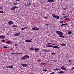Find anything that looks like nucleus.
Here are the masks:
<instances>
[{"mask_svg": "<svg viewBox=\"0 0 74 74\" xmlns=\"http://www.w3.org/2000/svg\"><path fill=\"white\" fill-rule=\"evenodd\" d=\"M47 47H52L53 48H57V49H59V47H58V46H54L52 45H48L47 46Z\"/></svg>", "mask_w": 74, "mask_h": 74, "instance_id": "obj_1", "label": "nucleus"}, {"mask_svg": "<svg viewBox=\"0 0 74 74\" xmlns=\"http://www.w3.org/2000/svg\"><path fill=\"white\" fill-rule=\"evenodd\" d=\"M32 29L33 30H35V31H38L40 30V28L37 27H32Z\"/></svg>", "mask_w": 74, "mask_h": 74, "instance_id": "obj_2", "label": "nucleus"}, {"mask_svg": "<svg viewBox=\"0 0 74 74\" xmlns=\"http://www.w3.org/2000/svg\"><path fill=\"white\" fill-rule=\"evenodd\" d=\"M56 32L57 33V34H58V35H63V34H62V32H61L56 31Z\"/></svg>", "mask_w": 74, "mask_h": 74, "instance_id": "obj_3", "label": "nucleus"}, {"mask_svg": "<svg viewBox=\"0 0 74 74\" xmlns=\"http://www.w3.org/2000/svg\"><path fill=\"white\" fill-rule=\"evenodd\" d=\"M53 18H56L57 19H59V17L58 16V15H56L55 14V15H54L53 16Z\"/></svg>", "mask_w": 74, "mask_h": 74, "instance_id": "obj_4", "label": "nucleus"}, {"mask_svg": "<svg viewBox=\"0 0 74 74\" xmlns=\"http://www.w3.org/2000/svg\"><path fill=\"white\" fill-rule=\"evenodd\" d=\"M9 25H12V24H13V22L11 21H9L8 22Z\"/></svg>", "mask_w": 74, "mask_h": 74, "instance_id": "obj_5", "label": "nucleus"}, {"mask_svg": "<svg viewBox=\"0 0 74 74\" xmlns=\"http://www.w3.org/2000/svg\"><path fill=\"white\" fill-rule=\"evenodd\" d=\"M6 67L8 69H11V68H13V66H12V65L9 66H7Z\"/></svg>", "mask_w": 74, "mask_h": 74, "instance_id": "obj_6", "label": "nucleus"}, {"mask_svg": "<svg viewBox=\"0 0 74 74\" xmlns=\"http://www.w3.org/2000/svg\"><path fill=\"white\" fill-rule=\"evenodd\" d=\"M5 43H6V44H12V42L10 41H8L6 42Z\"/></svg>", "mask_w": 74, "mask_h": 74, "instance_id": "obj_7", "label": "nucleus"}, {"mask_svg": "<svg viewBox=\"0 0 74 74\" xmlns=\"http://www.w3.org/2000/svg\"><path fill=\"white\" fill-rule=\"evenodd\" d=\"M5 38V36H0V38L3 39Z\"/></svg>", "mask_w": 74, "mask_h": 74, "instance_id": "obj_8", "label": "nucleus"}, {"mask_svg": "<svg viewBox=\"0 0 74 74\" xmlns=\"http://www.w3.org/2000/svg\"><path fill=\"white\" fill-rule=\"evenodd\" d=\"M19 34H20V33H16V34H15L14 35L15 36H18L19 35Z\"/></svg>", "mask_w": 74, "mask_h": 74, "instance_id": "obj_9", "label": "nucleus"}, {"mask_svg": "<svg viewBox=\"0 0 74 74\" xmlns=\"http://www.w3.org/2000/svg\"><path fill=\"white\" fill-rule=\"evenodd\" d=\"M25 57L24 56H23V57L21 58L22 60H25V59H26V58H25Z\"/></svg>", "mask_w": 74, "mask_h": 74, "instance_id": "obj_10", "label": "nucleus"}, {"mask_svg": "<svg viewBox=\"0 0 74 74\" xmlns=\"http://www.w3.org/2000/svg\"><path fill=\"white\" fill-rule=\"evenodd\" d=\"M55 1V0H48L47 1V2H53Z\"/></svg>", "mask_w": 74, "mask_h": 74, "instance_id": "obj_11", "label": "nucleus"}, {"mask_svg": "<svg viewBox=\"0 0 74 74\" xmlns=\"http://www.w3.org/2000/svg\"><path fill=\"white\" fill-rule=\"evenodd\" d=\"M21 65L23 67H26V66H27V64H22Z\"/></svg>", "mask_w": 74, "mask_h": 74, "instance_id": "obj_12", "label": "nucleus"}, {"mask_svg": "<svg viewBox=\"0 0 74 74\" xmlns=\"http://www.w3.org/2000/svg\"><path fill=\"white\" fill-rule=\"evenodd\" d=\"M41 65H43V66H44V65H46L47 64L45 63H42L40 64Z\"/></svg>", "mask_w": 74, "mask_h": 74, "instance_id": "obj_13", "label": "nucleus"}, {"mask_svg": "<svg viewBox=\"0 0 74 74\" xmlns=\"http://www.w3.org/2000/svg\"><path fill=\"white\" fill-rule=\"evenodd\" d=\"M25 41L26 42H32V41H31V40H25Z\"/></svg>", "mask_w": 74, "mask_h": 74, "instance_id": "obj_14", "label": "nucleus"}, {"mask_svg": "<svg viewBox=\"0 0 74 74\" xmlns=\"http://www.w3.org/2000/svg\"><path fill=\"white\" fill-rule=\"evenodd\" d=\"M34 51H39L40 50V49H37L36 48H35V49H34Z\"/></svg>", "mask_w": 74, "mask_h": 74, "instance_id": "obj_15", "label": "nucleus"}, {"mask_svg": "<svg viewBox=\"0 0 74 74\" xmlns=\"http://www.w3.org/2000/svg\"><path fill=\"white\" fill-rule=\"evenodd\" d=\"M15 6L13 7V8H12L11 9V10H15Z\"/></svg>", "mask_w": 74, "mask_h": 74, "instance_id": "obj_16", "label": "nucleus"}, {"mask_svg": "<svg viewBox=\"0 0 74 74\" xmlns=\"http://www.w3.org/2000/svg\"><path fill=\"white\" fill-rule=\"evenodd\" d=\"M58 73H59V74H63V73H64V72L63 71H61L59 72Z\"/></svg>", "mask_w": 74, "mask_h": 74, "instance_id": "obj_17", "label": "nucleus"}, {"mask_svg": "<svg viewBox=\"0 0 74 74\" xmlns=\"http://www.w3.org/2000/svg\"><path fill=\"white\" fill-rule=\"evenodd\" d=\"M61 38H64L65 37L63 35H60L59 36Z\"/></svg>", "mask_w": 74, "mask_h": 74, "instance_id": "obj_18", "label": "nucleus"}, {"mask_svg": "<svg viewBox=\"0 0 74 74\" xmlns=\"http://www.w3.org/2000/svg\"><path fill=\"white\" fill-rule=\"evenodd\" d=\"M12 27H18V26L16 25H13L12 26Z\"/></svg>", "mask_w": 74, "mask_h": 74, "instance_id": "obj_19", "label": "nucleus"}, {"mask_svg": "<svg viewBox=\"0 0 74 74\" xmlns=\"http://www.w3.org/2000/svg\"><path fill=\"white\" fill-rule=\"evenodd\" d=\"M60 45H61L62 46H66V44H60Z\"/></svg>", "mask_w": 74, "mask_h": 74, "instance_id": "obj_20", "label": "nucleus"}, {"mask_svg": "<svg viewBox=\"0 0 74 74\" xmlns=\"http://www.w3.org/2000/svg\"><path fill=\"white\" fill-rule=\"evenodd\" d=\"M72 33V32H68V35H70Z\"/></svg>", "mask_w": 74, "mask_h": 74, "instance_id": "obj_21", "label": "nucleus"}, {"mask_svg": "<svg viewBox=\"0 0 74 74\" xmlns=\"http://www.w3.org/2000/svg\"><path fill=\"white\" fill-rule=\"evenodd\" d=\"M43 51H44V52H49V51H48L47 50H46L45 49H44Z\"/></svg>", "mask_w": 74, "mask_h": 74, "instance_id": "obj_22", "label": "nucleus"}, {"mask_svg": "<svg viewBox=\"0 0 74 74\" xmlns=\"http://www.w3.org/2000/svg\"><path fill=\"white\" fill-rule=\"evenodd\" d=\"M24 56L25 58H29V56L27 55H25Z\"/></svg>", "mask_w": 74, "mask_h": 74, "instance_id": "obj_23", "label": "nucleus"}, {"mask_svg": "<svg viewBox=\"0 0 74 74\" xmlns=\"http://www.w3.org/2000/svg\"><path fill=\"white\" fill-rule=\"evenodd\" d=\"M60 70V69H59L56 68V69H54V70H55V71H56V70Z\"/></svg>", "mask_w": 74, "mask_h": 74, "instance_id": "obj_24", "label": "nucleus"}, {"mask_svg": "<svg viewBox=\"0 0 74 74\" xmlns=\"http://www.w3.org/2000/svg\"><path fill=\"white\" fill-rule=\"evenodd\" d=\"M8 48V47L7 46H4L3 47V48H4V49H6V48Z\"/></svg>", "mask_w": 74, "mask_h": 74, "instance_id": "obj_25", "label": "nucleus"}, {"mask_svg": "<svg viewBox=\"0 0 74 74\" xmlns=\"http://www.w3.org/2000/svg\"><path fill=\"white\" fill-rule=\"evenodd\" d=\"M64 69V66H62L61 67V69H62L63 70Z\"/></svg>", "mask_w": 74, "mask_h": 74, "instance_id": "obj_26", "label": "nucleus"}, {"mask_svg": "<svg viewBox=\"0 0 74 74\" xmlns=\"http://www.w3.org/2000/svg\"><path fill=\"white\" fill-rule=\"evenodd\" d=\"M3 13H4V12L3 11H0V14H3Z\"/></svg>", "mask_w": 74, "mask_h": 74, "instance_id": "obj_27", "label": "nucleus"}, {"mask_svg": "<svg viewBox=\"0 0 74 74\" xmlns=\"http://www.w3.org/2000/svg\"><path fill=\"white\" fill-rule=\"evenodd\" d=\"M60 23H63V21H60Z\"/></svg>", "mask_w": 74, "mask_h": 74, "instance_id": "obj_28", "label": "nucleus"}, {"mask_svg": "<svg viewBox=\"0 0 74 74\" xmlns=\"http://www.w3.org/2000/svg\"><path fill=\"white\" fill-rule=\"evenodd\" d=\"M1 41L2 42H5V40H2Z\"/></svg>", "mask_w": 74, "mask_h": 74, "instance_id": "obj_29", "label": "nucleus"}, {"mask_svg": "<svg viewBox=\"0 0 74 74\" xmlns=\"http://www.w3.org/2000/svg\"><path fill=\"white\" fill-rule=\"evenodd\" d=\"M64 19L66 21H68V20H69V18H65Z\"/></svg>", "mask_w": 74, "mask_h": 74, "instance_id": "obj_30", "label": "nucleus"}, {"mask_svg": "<svg viewBox=\"0 0 74 74\" xmlns=\"http://www.w3.org/2000/svg\"><path fill=\"white\" fill-rule=\"evenodd\" d=\"M63 26H65L66 25H67L68 24H67V23H66L64 24H63Z\"/></svg>", "mask_w": 74, "mask_h": 74, "instance_id": "obj_31", "label": "nucleus"}, {"mask_svg": "<svg viewBox=\"0 0 74 74\" xmlns=\"http://www.w3.org/2000/svg\"><path fill=\"white\" fill-rule=\"evenodd\" d=\"M0 10H3V7H0Z\"/></svg>", "mask_w": 74, "mask_h": 74, "instance_id": "obj_32", "label": "nucleus"}, {"mask_svg": "<svg viewBox=\"0 0 74 74\" xmlns=\"http://www.w3.org/2000/svg\"><path fill=\"white\" fill-rule=\"evenodd\" d=\"M13 4L14 5H17V4H18V3H13Z\"/></svg>", "mask_w": 74, "mask_h": 74, "instance_id": "obj_33", "label": "nucleus"}, {"mask_svg": "<svg viewBox=\"0 0 74 74\" xmlns=\"http://www.w3.org/2000/svg\"><path fill=\"white\" fill-rule=\"evenodd\" d=\"M25 29H26V28L24 27V28H21V30H24Z\"/></svg>", "mask_w": 74, "mask_h": 74, "instance_id": "obj_34", "label": "nucleus"}, {"mask_svg": "<svg viewBox=\"0 0 74 74\" xmlns=\"http://www.w3.org/2000/svg\"><path fill=\"white\" fill-rule=\"evenodd\" d=\"M31 4H32V3H29V4L27 5H29H29H31Z\"/></svg>", "mask_w": 74, "mask_h": 74, "instance_id": "obj_35", "label": "nucleus"}, {"mask_svg": "<svg viewBox=\"0 0 74 74\" xmlns=\"http://www.w3.org/2000/svg\"><path fill=\"white\" fill-rule=\"evenodd\" d=\"M71 60H69V63H71Z\"/></svg>", "mask_w": 74, "mask_h": 74, "instance_id": "obj_36", "label": "nucleus"}, {"mask_svg": "<svg viewBox=\"0 0 74 74\" xmlns=\"http://www.w3.org/2000/svg\"><path fill=\"white\" fill-rule=\"evenodd\" d=\"M29 49H30V50H34V48H30Z\"/></svg>", "mask_w": 74, "mask_h": 74, "instance_id": "obj_37", "label": "nucleus"}, {"mask_svg": "<svg viewBox=\"0 0 74 74\" xmlns=\"http://www.w3.org/2000/svg\"><path fill=\"white\" fill-rule=\"evenodd\" d=\"M51 55H55V53H51Z\"/></svg>", "mask_w": 74, "mask_h": 74, "instance_id": "obj_38", "label": "nucleus"}, {"mask_svg": "<svg viewBox=\"0 0 74 74\" xmlns=\"http://www.w3.org/2000/svg\"><path fill=\"white\" fill-rule=\"evenodd\" d=\"M37 62H40V61H41V60H37Z\"/></svg>", "mask_w": 74, "mask_h": 74, "instance_id": "obj_39", "label": "nucleus"}, {"mask_svg": "<svg viewBox=\"0 0 74 74\" xmlns=\"http://www.w3.org/2000/svg\"><path fill=\"white\" fill-rule=\"evenodd\" d=\"M47 71V70H45V69L43 70V71H45V72H46V71Z\"/></svg>", "mask_w": 74, "mask_h": 74, "instance_id": "obj_40", "label": "nucleus"}, {"mask_svg": "<svg viewBox=\"0 0 74 74\" xmlns=\"http://www.w3.org/2000/svg\"><path fill=\"white\" fill-rule=\"evenodd\" d=\"M69 16V15H68L67 16H65L64 17V18H67Z\"/></svg>", "mask_w": 74, "mask_h": 74, "instance_id": "obj_41", "label": "nucleus"}, {"mask_svg": "<svg viewBox=\"0 0 74 74\" xmlns=\"http://www.w3.org/2000/svg\"><path fill=\"white\" fill-rule=\"evenodd\" d=\"M50 74H54V72H52L50 73Z\"/></svg>", "mask_w": 74, "mask_h": 74, "instance_id": "obj_42", "label": "nucleus"}, {"mask_svg": "<svg viewBox=\"0 0 74 74\" xmlns=\"http://www.w3.org/2000/svg\"><path fill=\"white\" fill-rule=\"evenodd\" d=\"M74 67H73V68H72L71 69V70H74Z\"/></svg>", "mask_w": 74, "mask_h": 74, "instance_id": "obj_43", "label": "nucleus"}, {"mask_svg": "<svg viewBox=\"0 0 74 74\" xmlns=\"http://www.w3.org/2000/svg\"><path fill=\"white\" fill-rule=\"evenodd\" d=\"M64 70H66V69L64 68V69H63Z\"/></svg>", "mask_w": 74, "mask_h": 74, "instance_id": "obj_44", "label": "nucleus"}, {"mask_svg": "<svg viewBox=\"0 0 74 74\" xmlns=\"http://www.w3.org/2000/svg\"><path fill=\"white\" fill-rule=\"evenodd\" d=\"M15 8H19L18 7H17V6H15Z\"/></svg>", "mask_w": 74, "mask_h": 74, "instance_id": "obj_45", "label": "nucleus"}, {"mask_svg": "<svg viewBox=\"0 0 74 74\" xmlns=\"http://www.w3.org/2000/svg\"><path fill=\"white\" fill-rule=\"evenodd\" d=\"M48 44H49V45L51 44L52 45V43H48Z\"/></svg>", "mask_w": 74, "mask_h": 74, "instance_id": "obj_46", "label": "nucleus"}, {"mask_svg": "<svg viewBox=\"0 0 74 74\" xmlns=\"http://www.w3.org/2000/svg\"><path fill=\"white\" fill-rule=\"evenodd\" d=\"M51 45H55V44H52Z\"/></svg>", "mask_w": 74, "mask_h": 74, "instance_id": "obj_47", "label": "nucleus"}, {"mask_svg": "<svg viewBox=\"0 0 74 74\" xmlns=\"http://www.w3.org/2000/svg\"><path fill=\"white\" fill-rule=\"evenodd\" d=\"M22 53H20V54H22Z\"/></svg>", "mask_w": 74, "mask_h": 74, "instance_id": "obj_48", "label": "nucleus"}, {"mask_svg": "<svg viewBox=\"0 0 74 74\" xmlns=\"http://www.w3.org/2000/svg\"><path fill=\"white\" fill-rule=\"evenodd\" d=\"M63 10H66V8H63Z\"/></svg>", "mask_w": 74, "mask_h": 74, "instance_id": "obj_49", "label": "nucleus"}, {"mask_svg": "<svg viewBox=\"0 0 74 74\" xmlns=\"http://www.w3.org/2000/svg\"><path fill=\"white\" fill-rule=\"evenodd\" d=\"M46 18H47V17H44V19H45Z\"/></svg>", "mask_w": 74, "mask_h": 74, "instance_id": "obj_50", "label": "nucleus"}, {"mask_svg": "<svg viewBox=\"0 0 74 74\" xmlns=\"http://www.w3.org/2000/svg\"><path fill=\"white\" fill-rule=\"evenodd\" d=\"M17 54H20V53H17Z\"/></svg>", "mask_w": 74, "mask_h": 74, "instance_id": "obj_51", "label": "nucleus"}, {"mask_svg": "<svg viewBox=\"0 0 74 74\" xmlns=\"http://www.w3.org/2000/svg\"><path fill=\"white\" fill-rule=\"evenodd\" d=\"M66 15V14H64V13L63 14V15Z\"/></svg>", "mask_w": 74, "mask_h": 74, "instance_id": "obj_52", "label": "nucleus"}, {"mask_svg": "<svg viewBox=\"0 0 74 74\" xmlns=\"http://www.w3.org/2000/svg\"><path fill=\"white\" fill-rule=\"evenodd\" d=\"M54 15H55V14H52V16H54Z\"/></svg>", "mask_w": 74, "mask_h": 74, "instance_id": "obj_53", "label": "nucleus"}, {"mask_svg": "<svg viewBox=\"0 0 74 74\" xmlns=\"http://www.w3.org/2000/svg\"><path fill=\"white\" fill-rule=\"evenodd\" d=\"M63 26V24H62V25H61V26L62 27Z\"/></svg>", "mask_w": 74, "mask_h": 74, "instance_id": "obj_54", "label": "nucleus"}, {"mask_svg": "<svg viewBox=\"0 0 74 74\" xmlns=\"http://www.w3.org/2000/svg\"><path fill=\"white\" fill-rule=\"evenodd\" d=\"M14 55H17V53H14Z\"/></svg>", "mask_w": 74, "mask_h": 74, "instance_id": "obj_55", "label": "nucleus"}, {"mask_svg": "<svg viewBox=\"0 0 74 74\" xmlns=\"http://www.w3.org/2000/svg\"><path fill=\"white\" fill-rule=\"evenodd\" d=\"M11 54H13V55H15V53H11Z\"/></svg>", "mask_w": 74, "mask_h": 74, "instance_id": "obj_56", "label": "nucleus"}, {"mask_svg": "<svg viewBox=\"0 0 74 74\" xmlns=\"http://www.w3.org/2000/svg\"><path fill=\"white\" fill-rule=\"evenodd\" d=\"M15 46H16L17 45V44H16L15 45Z\"/></svg>", "mask_w": 74, "mask_h": 74, "instance_id": "obj_57", "label": "nucleus"}, {"mask_svg": "<svg viewBox=\"0 0 74 74\" xmlns=\"http://www.w3.org/2000/svg\"><path fill=\"white\" fill-rule=\"evenodd\" d=\"M48 25V24H45V26H47V25Z\"/></svg>", "mask_w": 74, "mask_h": 74, "instance_id": "obj_58", "label": "nucleus"}, {"mask_svg": "<svg viewBox=\"0 0 74 74\" xmlns=\"http://www.w3.org/2000/svg\"><path fill=\"white\" fill-rule=\"evenodd\" d=\"M16 1H20L21 0H16Z\"/></svg>", "mask_w": 74, "mask_h": 74, "instance_id": "obj_59", "label": "nucleus"}, {"mask_svg": "<svg viewBox=\"0 0 74 74\" xmlns=\"http://www.w3.org/2000/svg\"><path fill=\"white\" fill-rule=\"evenodd\" d=\"M49 45V44H48V43H47V45Z\"/></svg>", "mask_w": 74, "mask_h": 74, "instance_id": "obj_60", "label": "nucleus"}, {"mask_svg": "<svg viewBox=\"0 0 74 74\" xmlns=\"http://www.w3.org/2000/svg\"><path fill=\"white\" fill-rule=\"evenodd\" d=\"M30 74H32V73H30Z\"/></svg>", "mask_w": 74, "mask_h": 74, "instance_id": "obj_61", "label": "nucleus"}, {"mask_svg": "<svg viewBox=\"0 0 74 74\" xmlns=\"http://www.w3.org/2000/svg\"><path fill=\"white\" fill-rule=\"evenodd\" d=\"M30 40L31 41H32V39H31Z\"/></svg>", "mask_w": 74, "mask_h": 74, "instance_id": "obj_62", "label": "nucleus"}, {"mask_svg": "<svg viewBox=\"0 0 74 74\" xmlns=\"http://www.w3.org/2000/svg\"><path fill=\"white\" fill-rule=\"evenodd\" d=\"M49 26V25H47V26Z\"/></svg>", "mask_w": 74, "mask_h": 74, "instance_id": "obj_63", "label": "nucleus"}]
</instances>
